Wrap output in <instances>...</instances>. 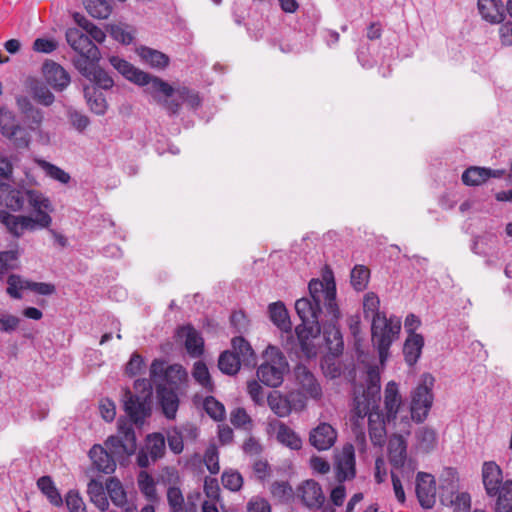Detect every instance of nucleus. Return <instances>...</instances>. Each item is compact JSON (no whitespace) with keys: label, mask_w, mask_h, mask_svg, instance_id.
<instances>
[{"label":"nucleus","mask_w":512,"mask_h":512,"mask_svg":"<svg viewBox=\"0 0 512 512\" xmlns=\"http://www.w3.org/2000/svg\"><path fill=\"white\" fill-rule=\"evenodd\" d=\"M308 288L310 297L295 302V310L302 321L295 329L301 350L307 358L317 355L322 326L327 348L337 356L342 353L344 343L336 326L340 311L333 274L327 272L322 279H312Z\"/></svg>","instance_id":"1"},{"label":"nucleus","mask_w":512,"mask_h":512,"mask_svg":"<svg viewBox=\"0 0 512 512\" xmlns=\"http://www.w3.org/2000/svg\"><path fill=\"white\" fill-rule=\"evenodd\" d=\"M380 377L374 368L368 370V383L366 387L354 389V397L350 410V421L357 438L364 439L365 418L368 417L370 437L379 443L385 434V423L394 421L403 405V398L399 385L389 381L384 388L383 410L379 409Z\"/></svg>","instance_id":"2"},{"label":"nucleus","mask_w":512,"mask_h":512,"mask_svg":"<svg viewBox=\"0 0 512 512\" xmlns=\"http://www.w3.org/2000/svg\"><path fill=\"white\" fill-rule=\"evenodd\" d=\"M105 445L110 453L101 445H94L89 451V457L98 471L110 474L116 468L114 456L131 455L136 449V436L132 423L119 419L118 434L110 436Z\"/></svg>","instance_id":"3"},{"label":"nucleus","mask_w":512,"mask_h":512,"mask_svg":"<svg viewBox=\"0 0 512 512\" xmlns=\"http://www.w3.org/2000/svg\"><path fill=\"white\" fill-rule=\"evenodd\" d=\"M388 458L392 466L391 478L395 497L400 503L406 500L403 483H410L417 463L407 458V441L402 435H393L388 443Z\"/></svg>","instance_id":"4"},{"label":"nucleus","mask_w":512,"mask_h":512,"mask_svg":"<svg viewBox=\"0 0 512 512\" xmlns=\"http://www.w3.org/2000/svg\"><path fill=\"white\" fill-rule=\"evenodd\" d=\"M109 62L127 80L144 87V92L154 101H161L164 96H169L173 92L168 82L137 69L118 56L109 57Z\"/></svg>","instance_id":"5"},{"label":"nucleus","mask_w":512,"mask_h":512,"mask_svg":"<svg viewBox=\"0 0 512 512\" xmlns=\"http://www.w3.org/2000/svg\"><path fill=\"white\" fill-rule=\"evenodd\" d=\"M288 371V362L280 349L268 345L263 352V363L257 369L259 380L269 387H278Z\"/></svg>","instance_id":"6"},{"label":"nucleus","mask_w":512,"mask_h":512,"mask_svg":"<svg viewBox=\"0 0 512 512\" xmlns=\"http://www.w3.org/2000/svg\"><path fill=\"white\" fill-rule=\"evenodd\" d=\"M401 329V319L396 316L389 318L386 315L376 316L372 320V342L378 350L381 364L388 357V351L393 341L398 337Z\"/></svg>","instance_id":"7"},{"label":"nucleus","mask_w":512,"mask_h":512,"mask_svg":"<svg viewBox=\"0 0 512 512\" xmlns=\"http://www.w3.org/2000/svg\"><path fill=\"white\" fill-rule=\"evenodd\" d=\"M37 128L32 123L29 127L20 125L12 111L0 107V132L16 149H28L32 141L31 132Z\"/></svg>","instance_id":"8"},{"label":"nucleus","mask_w":512,"mask_h":512,"mask_svg":"<svg viewBox=\"0 0 512 512\" xmlns=\"http://www.w3.org/2000/svg\"><path fill=\"white\" fill-rule=\"evenodd\" d=\"M434 382V377L429 373H425L421 376L419 384L412 392L411 417L417 422H422L427 417L432 406Z\"/></svg>","instance_id":"9"},{"label":"nucleus","mask_w":512,"mask_h":512,"mask_svg":"<svg viewBox=\"0 0 512 512\" xmlns=\"http://www.w3.org/2000/svg\"><path fill=\"white\" fill-rule=\"evenodd\" d=\"M66 40L69 46L78 53V56L73 60L76 69H78V63L81 60H84L86 64L93 60H100L98 47L93 43L82 27L68 28L66 31Z\"/></svg>","instance_id":"10"},{"label":"nucleus","mask_w":512,"mask_h":512,"mask_svg":"<svg viewBox=\"0 0 512 512\" xmlns=\"http://www.w3.org/2000/svg\"><path fill=\"white\" fill-rule=\"evenodd\" d=\"M51 222V216L43 215L40 219H34L31 216L13 215L7 210H0V223L15 237L22 236L25 231L47 228Z\"/></svg>","instance_id":"11"},{"label":"nucleus","mask_w":512,"mask_h":512,"mask_svg":"<svg viewBox=\"0 0 512 512\" xmlns=\"http://www.w3.org/2000/svg\"><path fill=\"white\" fill-rule=\"evenodd\" d=\"M150 377L154 382L161 381L160 385L178 389L188 379L186 369L180 364L166 365V362L155 359L150 366Z\"/></svg>","instance_id":"12"},{"label":"nucleus","mask_w":512,"mask_h":512,"mask_svg":"<svg viewBox=\"0 0 512 512\" xmlns=\"http://www.w3.org/2000/svg\"><path fill=\"white\" fill-rule=\"evenodd\" d=\"M173 92L169 96H164L161 101H155L163 106L170 114H178L182 104H187L195 109L200 106L201 99L199 94L185 86H172Z\"/></svg>","instance_id":"13"},{"label":"nucleus","mask_w":512,"mask_h":512,"mask_svg":"<svg viewBox=\"0 0 512 512\" xmlns=\"http://www.w3.org/2000/svg\"><path fill=\"white\" fill-rule=\"evenodd\" d=\"M201 499V493L194 491L184 497L181 489L176 486H170L167 489V502L170 512H198V504Z\"/></svg>","instance_id":"14"},{"label":"nucleus","mask_w":512,"mask_h":512,"mask_svg":"<svg viewBox=\"0 0 512 512\" xmlns=\"http://www.w3.org/2000/svg\"><path fill=\"white\" fill-rule=\"evenodd\" d=\"M294 374L299 391L305 398L319 400L322 397V388L318 380L306 366L297 365Z\"/></svg>","instance_id":"15"},{"label":"nucleus","mask_w":512,"mask_h":512,"mask_svg":"<svg viewBox=\"0 0 512 512\" xmlns=\"http://www.w3.org/2000/svg\"><path fill=\"white\" fill-rule=\"evenodd\" d=\"M98 62L99 60H93L86 64L84 60H81L77 70L97 88L109 90L113 87L114 81L106 71L98 66Z\"/></svg>","instance_id":"16"},{"label":"nucleus","mask_w":512,"mask_h":512,"mask_svg":"<svg viewBox=\"0 0 512 512\" xmlns=\"http://www.w3.org/2000/svg\"><path fill=\"white\" fill-rule=\"evenodd\" d=\"M123 404L126 414L131 422L141 426L145 419L150 415V407L145 400L133 395L131 391L126 390L123 395Z\"/></svg>","instance_id":"17"},{"label":"nucleus","mask_w":512,"mask_h":512,"mask_svg":"<svg viewBox=\"0 0 512 512\" xmlns=\"http://www.w3.org/2000/svg\"><path fill=\"white\" fill-rule=\"evenodd\" d=\"M416 495L424 509H430L436 501V483L429 473L419 472L416 479Z\"/></svg>","instance_id":"18"},{"label":"nucleus","mask_w":512,"mask_h":512,"mask_svg":"<svg viewBox=\"0 0 512 512\" xmlns=\"http://www.w3.org/2000/svg\"><path fill=\"white\" fill-rule=\"evenodd\" d=\"M355 476V451L352 444H345L336 455V477L345 481Z\"/></svg>","instance_id":"19"},{"label":"nucleus","mask_w":512,"mask_h":512,"mask_svg":"<svg viewBox=\"0 0 512 512\" xmlns=\"http://www.w3.org/2000/svg\"><path fill=\"white\" fill-rule=\"evenodd\" d=\"M337 440V431L329 423L322 422L311 430L309 441L319 451L330 449Z\"/></svg>","instance_id":"20"},{"label":"nucleus","mask_w":512,"mask_h":512,"mask_svg":"<svg viewBox=\"0 0 512 512\" xmlns=\"http://www.w3.org/2000/svg\"><path fill=\"white\" fill-rule=\"evenodd\" d=\"M269 432L273 434L277 441L282 445L292 449L299 450L302 447V440L298 434L279 420L269 422Z\"/></svg>","instance_id":"21"},{"label":"nucleus","mask_w":512,"mask_h":512,"mask_svg":"<svg viewBox=\"0 0 512 512\" xmlns=\"http://www.w3.org/2000/svg\"><path fill=\"white\" fill-rule=\"evenodd\" d=\"M42 71L47 84L56 91H63L70 84V75L56 62H45Z\"/></svg>","instance_id":"22"},{"label":"nucleus","mask_w":512,"mask_h":512,"mask_svg":"<svg viewBox=\"0 0 512 512\" xmlns=\"http://www.w3.org/2000/svg\"><path fill=\"white\" fill-rule=\"evenodd\" d=\"M178 338L183 342L187 353L193 357H200L204 352V339L192 326L180 327L177 331Z\"/></svg>","instance_id":"23"},{"label":"nucleus","mask_w":512,"mask_h":512,"mask_svg":"<svg viewBox=\"0 0 512 512\" xmlns=\"http://www.w3.org/2000/svg\"><path fill=\"white\" fill-rule=\"evenodd\" d=\"M503 175V170L472 166L463 172L462 181L467 186H479L489 178H500Z\"/></svg>","instance_id":"24"},{"label":"nucleus","mask_w":512,"mask_h":512,"mask_svg":"<svg viewBox=\"0 0 512 512\" xmlns=\"http://www.w3.org/2000/svg\"><path fill=\"white\" fill-rule=\"evenodd\" d=\"M482 482L486 494L495 493L500 485L505 483L503 472L495 461H486L482 465Z\"/></svg>","instance_id":"25"},{"label":"nucleus","mask_w":512,"mask_h":512,"mask_svg":"<svg viewBox=\"0 0 512 512\" xmlns=\"http://www.w3.org/2000/svg\"><path fill=\"white\" fill-rule=\"evenodd\" d=\"M303 503L311 508L320 507L325 500L321 486L314 480L304 481L298 488Z\"/></svg>","instance_id":"26"},{"label":"nucleus","mask_w":512,"mask_h":512,"mask_svg":"<svg viewBox=\"0 0 512 512\" xmlns=\"http://www.w3.org/2000/svg\"><path fill=\"white\" fill-rule=\"evenodd\" d=\"M478 11L486 22L501 23L505 19V6L502 0H478Z\"/></svg>","instance_id":"27"},{"label":"nucleus","mask_w":512,"mask_h":512,"mask_svg":"<svg viewBox=\"0 0 512 512\" xmlns=\"http://www.w3.org/2000/svg\"><path fill=\"white\" fill-rule=\"evenodd\" d=\"M177 389L168 388L165 385H158L157 394L163 413L168 419H174L179 407Z\"/></svg>","instance_id":"28"},{"label":"nucleus","mask_w":512,"mask_h":512,"mask_svg":"<svg viewBox=\"0 0 512 512\" xmlns=\"http://www.w3.org/2000/svg\"><path fill=\"white\" fill-rule=\"evenodd\" d=\"M268 312L270 320L281 332L291 334L292 323L283 302L271 303L268 307Z\"/></svg>","instance_id":"29"},{"label":"nucleus","mask_w":512,"mask_h":512,"mask_svg":"<svg viewBox=\"0 0 512 512\" xmlns=\"http://www.w3.org/2000/svg\"><path fill=\"white\" fill-rule=\"evenodd\" d=\"M487 496L495 499V512H512V480H505L495 493Z\"/></svg>","instance_id":"30"},{"label":"nucleus","mask_w":512,"mask_h":512,"mask_svg":"<svg viewBox=\"0 0 512 512\" xmlns=\"http://www.w3.org/2000/svg\"><path fill=\"white\" fill-rule=\"evenodd\" d=\"M25 196L29 205L36 213L34 219H40L43 215L50 216L49 212L53 211V207L48 197L40 191L32 189L26 190Z\"/></svg>","instance_id":"31"},{"label":"nucleus","mask_w":512,"mask_h":512,"mask_svg":"<svg viewBox=\"0 0 512 512\" xmlns=\"http://www.w3.org/2000/svg\"><path fill=\"white\" fill-rule=\"evenodd\" d=\"M423 346L424 338L422 335H408L403 346V354L405 361L409 366H413L414 364H416V362L421 356Z\"/></svg>","instance_id":"32"},{"label":"nucleus","mask_w":512,"mask_h":512,"mask_svg":"<svg viewBox=\"0 0 512 512\" xmlns=\"http://www.w3.org/2000/svg\"><path fill=\"white\" fill-rule=\"evenodd\" d=\"M416 442L414 449L416 452L429 453L436 447L437 435L435 430L428 427H421L415 432Z\"/></svg>","instance_id":"33"},{"label":"nucleus","mask_w":512,"mask_h":512,"mask_svg":"<svg viewBox=\"0 0 512 512\" xmlns=\"http://www.w3.org/2000/svg\"><path fill=\"white\" fill-rule=\"evenodd\" d=\"M232 352L239 357V360L244 365H254L256 362L255 353L243 337H234L231 341Z\"/></svg>","instance_id":"34"},{"label":"nucleus","mask_w":512,"mask_h":512,"mask_svg":"<svg viewBox=\"0 0 512 512\" xmlns=\"http://www.w3.org/2000/svg\"><path fill=\"white\" fill-rule=\"evenodd\" d=\"M87 493L91 502L101 511L109 508V502L106 496L105 488L101 482L92 479L88 483Z\"/></svg>","instance_id":"35"},{"label":"nucleus","mask_w":512,"mask_h":512,"mask_svg":"<svg viewBox=\"0 0 512 512\" xmlns=\"http://www.w3.org/2000/svg\"><path fill=\"white\" fill-rule=\"evenodd\" d=\"M138 55L149 66L157 69H163L169 64V58L164 53L148 47L138 49Z\"/></svg>","instance_id":"36"},{"label":"nucleus","mask_w":512,"mask_h":512,"mask_svg":"<svg viewBox=\"0 0 512 512\" xmlns=\"http://www.w3.org/2000/svg\"><path fill=\"white\" fill-rule=\"evenodd\" d=\"M16 104L19 111L31 119L32 124H35L37 127L41 125L44 118L43 112L38 108H34L31 100L27 96H17Z\"/></svg>","instance_id":"37"},{"label":"nucleus","mask_w":512,"mask_h":512,"mask_svg":"<svg viewBox=\"0 0 512 512\" xmlns=\"http://www.w3.org/2000/svg\"><path fill=\"white\" fill-rule=\"evenodd\" d=\"M106 490L112 503L120 508H126L127 495L121 482L116 478H110L106 482Z\"/></svg>","instance_id":"38"},{"label":"nucleus","mask_w":512,"mask_h":512,"mask_svg":"<svg viewBox=\"0 0 512 512\" xmlns=\"http://www.w3.org/2000/svg\"><path fill=\"white\" fill-rule=\"evenodd\" d=\"M35 163L45 172L46 176L51 179L61 184H68L70 182L71 176L62 168L40 158H36Z\"/></svg>","instance_id":"39"},{"label":"nucleus","mask_w":512,"mask_h":512,"mask_svg":"<svg viewBox=\"0 0 512 512\" xmlns=\"http://www.w3.org/2000/svg\"><path fill=\"white\" fill-rule=\"evenodd\" d=\"M84 94L89 108L93 113L97 115H104L106 113L108 105L102 93L97 92L95 89L86 87L84 89Z\"/></svg>","instance_id":"40"},{"label":"nucleus","mask_w":512,"mask_h":512,"mask_svg":"<svg viewBox=\"0 0 512 512\" xmlns=\"http://www.w3.org/2000/svg\"><path fill=\"white\" fill-rule=\"evenodd\" d=\"M192 376L194 380L207 392H212L214 383L209 373L208 367L202 361H197L193 365Z\"/></svg>","instance_id":"41"},{"label":"nucleus","mask_w":512,"mask_h":512,"mask_svg":"<svg viewBox=\"0 0 512 512\" xmlns=\"http://www.w3.org/2000/svg\"><path fill=\"white\" fill-rule=\"evenodd\" d=\"M37 486L41 492L48 498L54 506H61L62 497L49 476H43L38 479Z\"/></svg>","instance_id":"42"},{"label":"nucleus","mask_w":512,"mask_h":512,"mask_svg":"<svg viewBox=\"0 0 512 512\" xmlns=\"http://www.w3.org/2000/svg\"><path fill=\"white\" fill-rule=\"evenodd\" d=\"M267 402L271 410L279 417H286L291 412V406L286 398L278 391H272L267 396Z\"/></svg>","instance_id":"43"},{"label":"nucleus","mask_w":512,"mask_h":512,"mask_svg":"<svg viewBox=\"0 0 512 512\" xmlns=\"http://www.w3.org/2000/svg\"><path fill=\"white\" fill-rule=\"evenodd\" d=\"M25 290H29L28 280L16 274L8 276L6 292L11 298L21 299Z\"/></svg>","instance_id":"44"},{"label":"nucleus","mask_w":512,"mask_h":512,"mask_svg":"<svg viewBox=\"0 0 512 512\" xmlns=\"http://www.w3.org/2000/svg\"><path fill=\"white\" fill-rule=\"evenodd\" d=\"M241 362L239 357H237L232 351H224L221 353L218 359V367L219 369L227 374L234 375L240 369Z\"/></svg>","instance_id":"45"},{"label":"nucleus","mask_w":512,"mask_h":512,"mask_svg":"<svg viewBox=\"0 0 512 512\" xmlns=\"http://www.w3.org/2000/svg\"><path fill=\"white\" fill-rule=\"evenodd\" d=\"M87 12L94 18L106 19L112 11V7L107 0H84Z\"/></svg>","instance_id":"46"},{"label":"nucleus","mask_w":512,"mask_h":512,"mask_svg":"<svg viewBox=\"0 0 512 512\" xmlns=\"http://www.w3.org/2000/svg\"><path fill=\"white\" fill-rule=\"evenodd\" d=\"M145 449L149 452L152 461L161 458L165 452V439L163 435L159 433L149 435Z\"/></svg>","instance_id":"47"},{"label":"nucleus","mask_w":512,"mask_h":512,"mask_svg":"<svg viewBox=\"0 0 512 512\" xmlns=\"http://www.w3.org/2000/svg\"><path fill=\"white\" fill-rule=\"evenodd\" d=\"M203 408L206 413L215 421H222L225 418L226 411L224 405L213 396H208L203 402Z\"/></svg>","instance_id":"48"},{"label":"nucleus","mask_w":512,"mask_h":512,"mask_svg":"<svg viewBox=\"0 0 512 512\" xmlns=\"http://www.w3.org/2000/svg\"><path fill=\"white\" fill-rule=\"evenodd\" d=\"M24 195L25 192L23 193L19 189L9 188L4 198L5 206L14 212L21 211L25 203Z\"/></svg>","instance_id":"49"},{"label":"nucleus","mask_w":512,"mask_h":512,"mask_svg":"<svg viewBox=\"0 0 512 512\" xmlns=\"http://www.w3.org/2000/svg\"><path fill=\"white\" fill-rule=\"evenodd\" d=\"M138 486L148 500L155 501L157 499L154 479L147 472L141 471L139 473Z\"/></svg>","instance_id":"50"},{"label":"nucleus","mask_w":512,"mask_h":512,"mask_svg":"<svg viewBox=\"0 0 512 512\" xmlns=\"http://www.w3.org/2000/svg\"><path fill=\"white\" fill-rule=\"evenodd\" d=\"M380 300L379 297L373 293L368 292L363 298V311L366 318L375 319L376 316H382L383 313L379 312Z\"/></svg>","instance_id":"51"},{"label":"nucleus","mask_w":512,"mask_h":512,"mask_svg":"<svg viewBox=\"0 0 512 512\" xmlns=\"http://www.w3.org/2000/svg\"><path fill=\"white\" fill-rule=\"evenodd\" d=\"M222 485L224 488L237 492L243 486V477L242 475L234 469L225 470L221 476Z\"/></svg>","instance_id":"52"},{"label":"nucleus","mask_w":512,"mask_h":512,"mask_svg":"<svg viewBox=\"0 0 512 512\" xmlns=\"http://www.w3.org/2000/svg\"><path fill=\"white\" fill-rule=\"evenodd\" d=\"M14 167L11 160L6 156L0 157V188L2 190L11 187L13 181Z\"/></svg>","instance_id":"53"},{"label":"nucleus","mask_w":512,"mask_h":512,"mask_svg":"<svg viewBox=\"0 0 512 512\" xmlns=\"http://www.w3.org/2000/svg\"><path fill=\"white\" fill-rule=\"evenodd\" d=\"M31 93L34 100L43 106H50L55 100L53 93L42 83L34 84Z\"/></svg>","instance_id":"54"},{"label":"nucleus","mask_w":512,"mask_h":512,"mask_svg":"<svg viewBox=\"0 0 512 512\" xmlns=\"http://www.w3.org/2000/svg\"><path fill=\"white\" fill-rule=\"evenodd\" d=\"M18 252L16 250L0 252V280L3 279L5 274L17 267Z\"/></svg>","instance_id":"55"},{"label":"nucleus","mask_w":512,"mask_h":512,"mask_svg":"<svg viewBox=\"0 0 512 512\" xmlns=\"http://www.w3.org/2000/svg\"><path fill=\"white\" fill-rule=\"evenodd\" d=\"M203 461L211 474H218L220 471L219 453L215 445H210L203 457Z\"/></svg>","instance_id":"56"},{"label":"nucleus","mask_w":512,"mask_h":512,"mask_svg":"<svg viewBox=\"0 0 512 512\" xmlns=\"http://www.w3.org/2000/svg\"><path fill=\"white\" fill-rule=\"evenodd\" d=\"M368 279L369 270L364 266H355L351 271V284L357 291H361L366 287Z\"/></svg>","instance_id":"57"},{"label":"nucleus","mask_w":512,"mask_h":512,"mask_svg":"<svg viewBox=\"0 0 512 512\" xmlns=\"http://www.w3.org/2000/svg\"><path fill=\"white\" fill-rule=\"evenodd\" d=\"M110 33L115 40L125 45L130 44L134 38L130 27L121 24L112 25Z\"/></svg>","instance_id":"58"},{"label":"nucleus","mask_w":512,"mask_h":512,"mask_svg":"<svg viewBox=\"0 0 512 512\" xmlns=\"http://www.w3.org/2000/svg\"><path fill=\"white\" fill-rule=\"evenodd\" d=\"M271 493L279 501H287L291 498L293 490L286 481H277L271 485Z\"/></svg>","instance_id":"59"},{"label":"nucleus","mask_w":512,"mask_h":512,"mask_svg":"<svg viewBox=\"0 0 512 512\" xmlns=\"http://www.w3.org/2000/svg\"><path fill=\"white\" fill-rule=\"evenodd\" d=\"M65 503L69 512H87L85 503L77 491H69Z\"/></svg>","instance_id":"60"},{"label":"nucleus","mask_w":512,"mask_h":512,"mask_svg":"<svg viewBox=\"0 0 512 512\" xmlns=\"http://www.w3.org/2000/svg\"><path fill=\"white\" fill-rule=\"evenodd\" d=\"M203 491L207 500L221 501L220 487L217 479L206 477L204 480Z\"/></svg>","instance_id":"61"},{"label":"nucleus","mask_w":512,"mask_h":512,"mask_svg":"<svg viewBox=\"0 0 512 512\" xmlns=\"http://www.w3.org/2000/svg\"><path fill=\"white\" fill-rule=\"evenodd\" d=\"M80 26L83 28V30L86 32V34L89 36L91 40H94L98 43L104 42L106 34L102 29H100L93 23L89 22L88 20H84L83 23H80Z\"/></svg>","instance_id":"62"},{"label":"nucleus","mask_w":512,"mask_h":512,"mask_svg":"<svg viewBox=\"0 0 512 512\" xmlns=\"http://www.w3.org/2000/svg\"><path fill=\"white\" fill-rule=\"evenodd\" d=\"M246 510L247 512H271V505L265 498L254 496L248 501Z\"/></svg>","instance_id":"63"},{"label":"nucleus","mask_w":512,"mask_h":512,"mask_svg":"<svg viewBox=\"0 0 512 512\" xmlns=\"http://www.w3.org/2000/svg\"><path fill=\"white\" fill-rule=\"evenodd\" d=\"M452 504L455 512H468L471 507V497L466 492L458 493Z\"/></svg>","instance_id":"64"}]
</instances>
